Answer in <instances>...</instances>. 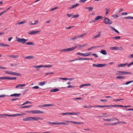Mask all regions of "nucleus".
<instances>
[{"mask_svg": "<svg viewBox=\"0 0 133 133\" xmlns=\"http://www.w3.org/2000/svg\"><path fill=\"white\" fill-rule=\"evenodd\" d=\"M131 16H128L125 17L124 18L125 19H131Z\"/></svg>", "mask_w": 133, "mask_h": 133, "instance_id": "338daca9", "label": "nucleus"}, {"mask_svg": "<svg viewBox=\"0 0 133 133\" xmlns=\"http://www.w3.org/2000/svg\"><path fill=\"white\" fill-rule=\"evenodd\" d=\"M91 84H90L88 83L87 84H82L79 86V87L80 88H81L83 87H85L86 86H89L91 85Z\"/></svg>", "mask_w": 133, "mask_h": 133, "instance_id": "412c9836", "label": "nucleus"}, {"mask_svg": "<svg viewBox=\"0 0 133 133\" xmlns=\"http://www.w3.org/2000/svg\"><path fill=\"white\" fill-rule=\"evenodd\" d=\"M115 119H116L117 120H118V119L117 118H110V121H114Z\"/></svg>", "mask_w": 133, "mask_h": 133, "instance_id": "864d4df0", "label": "nucleus"}, {"mask_svg": "<svg viewBox=\"0 0 133 133\" xmlns=\"http://www.w3.org/2000/svg\"><path fill=\"white\" fill-rule=\"evenodd\" d=\"M100 53L104 55H106L107 54V53L106 51L105 50H101Z\"/></svg>", "mask_w": 133, "mask_h": 133, "instance_id": "bb28decb", "label": "nucleus"}, {"mask_svg": "<svg viewBox=\"0 0 133 133\" xmlns=\"http://www.w3.org/2000/svg\"><path fill=\"white\" fill-rule=\"evenodd\" d=\"M21 95L20 94H14L11 95L10 96L11 97H19Z\"/></svg>", "mask_w": 133, "mask_h": 133, "instance_id": "dca6fc26", "label": "nucleus"}, {"mask_svg": "<svg viewBox=\"0 0 133 133\" xmlns=\"http://www.w3.org/2000/svg\"><path fill=\"white\" fill-rule=\"evenodd\" d=\"M77 47V46H75L72 48H68V51H73Z\"/></svg>", "mask_w": 133, "mask_h": 133, "instance_id": "4be33fe9", "label": "nucleus"}, {"mask_svg": "<svg viewBox=\"0 0 133 133\" xmlns=\"http://www.w3.org/2000/svg\"><path fill=\"white\" fill-rule=\"evenodd\" d=\"M26 22V21H22V22H18L16 24L19 25V24H23L24 23H25Z\"/></svg>", "mask_w": 133, "mask_h": 133, "instance_id": "2f4dec72", "label": "nucleus"}, {"mask_svg": "<svg viewBox=\"0 0 133 133\" xmlns=\"http://www.w3.org/2000/svg\"><path fill=\"white\" fill-rule=\"evenodd\" d=\"M3 78L4 79L16 80V77H3Z\"/></svg>", "mask_w": 133, "mask_h": 133, "instance_id": "9b49d317", "label": "nucleus"}, {"mask_svg": "<svg viewBox=\"0 0 133 133\" xmlns=\"http://www.w3.org/2000/svg\"><path fill=\"white\" fill-rule=\"evenodd\" d=\"M79 37L78 35L75 36L74 37V40L76 39L79 38Z\"/></svg>", "mask_w": 133, "mask_h": 133, "instance_id": "052dcab7", "label": "nucleus"}, {"mask_svg": "<svg viewBox=\"0 0 133 133\" xmlns=\"http://www.w3.org/2000/svg\"><path fill=\"white\" fill-rule=\"evenodd\" d=\"M79 5L78 3H76L75 5H72L70 7V9H72L73 8H74L77 6L78 5Z\"/></svg>", "mask_w": 133, "mask_h": 133, "instance_id": "c85d7f7f", "label": "nucleus"}, {"mask_svg": "<svg viewBox=\"0 0 133 133\" xmlns=\"http://www.w3.org/2000/svg\"><path fill=\"white\" fill-rule=\"evenodd\" d=\"M29 103H31V102L30 101H26V102H25L23 104H22L20 105H24L26 104H28Z\"/></svg>", "mask_w": 133, "mask_h": 133, "instance_id": "a19ab883", "label": "nucleus"}, {"mask_svg": "<svg viewBox=\"0 0 133 133\" xmlns=\"http://www.w3.org/2000/svg\"><path fill=\"white\" fill-rule=\"evenodd\" d=\"M123 99H115L114 100V101H119L122 100H123Z\"/></svg>", "mask_w": 133, "mask_h": 133, "instance_id": "680f3d73", "label": "nucleus"}, {"mask_svg": "<svg viewBox=\"0 0 133 133\" xmlns=\"http://www.w3.org/2000/svg\"><path fill=\"white\" fill-rule=\"evenodd\" d=\"M91 54V52H88L85 54H83L82 53H81V52H78L76 54L77 55H80V56H89Z\"/></svg>", "mask_w": 133, "mask_h": 133, "instance_id": "20e7f679", "label": "nucleus"}, {"mask_svg": "<svg viewBox=\"0 0 133 133\" xmlns=\"http://www.w3.org/2000/svg\"><path fill=\"white\" fill-rule=\"evenodd\" d=\"M31 112L33 114H40L44 113V112L43 111L38 110H31Z\"/></svg>", "mask_w": 133, "mask_h": 133, "instance_id": "423d86ee", "label": "nucleus"}, {"mask_svg": "<svg viewBox=\"0 0 133 133\" xmlns=\"http://www.w3.org/2000/svg\"><path fill=\"white\" fill-rule=\"evenodd\" d=\"M104 21V22L106 24L109 25L112 23V21L108 18H105Z\"/></svg>", "mask_w": 133, "mask_h": 133, "instance_id": "f03ea898", "label": "nucleus"}, {"mask_svg": "<svg viewBox=\"0 0 133 133\" xmlns=\"http://www.w3.org/2000/svg\"><path fill=\"white\" fill-rule=\"evenodd\" d=\"M79 16V15L78 14H76L74 15L73 16L72 18H76L78 17Z\"/></svg>", "mask_w": 133, "mask_h": 133, "instance_id": "09e8293b", "label": "nucleus"}, {"mask_svg": "<svg viewBox=\"0 0 133 133\" xmlns=\"http://www.w3.org/2000/svg\"><path fill=\"white\" fill-rule=\"evenodd\" d=\"M64 121L65 122H58V123H56L55 122H53V124L56 125V124H64V125H68V124L69 123L68 121L66 120H64Z\"/></svg>", "mask_w": 133, "mask_h": 133, "instance_id": "7ed1b4c3", "label": "nucleus"}, {"mask_svg": "<svg viewBox=\"0 0 133 133\" xmlns=\"http://www.w3.org/2000/svg\"><path fill=\"white\" fill-rule=\"evenodd\" d=\"M125 78V77L122 76H118L116 77L117 79H124Z\"/></svg>", "mask_w": 133, "mask_h": 133, "instance_id": "f704fd0d", "label": "nucleus"}, {"mask_svg": "<svg viewBox=\"0 0 133 133\" xmlns=\"http://www.w3.org/2000/svg\"><path fill=\"white\" fill-rule=\"evenodd\" d=\"M62 52H68V48L66 49H64L61 50Z\"/></svg>", "mask_w": 133, "mask_h": 133, "instance_id": "8fccbe9b", "label": "nucleus"}, {"mask_svg": "<svg viewBox=\"0 0 133 133\" xmlns=\"http://www.w3.org/2000/svg\"><path fill=\"white\" fill-rule=\"evenodd\" d=\"M42 67L49 68L51 67L52 66V65H42Z\"/></svg>", "mask_w": 133, "mask_h": 133, "instance_id": "c9c22d12", "label": "nucleus"}, {"mask_svg": "<svg viewBox=\"0 0 133 133\" xmlns=\"http://www.w3.org/2000/svg\"><path fill=\"white\" fill-rule=\"evenodd\" d=\"M32 106V105H29V106H25L23 107H20V108H28L29 107H31Z\"/></svg>", "mask_w": 133, "mask_h": 133, "instance_id": "e433bc0d", "label": "nucleus"}, {"mask_svg": "<svg viewBox=\"0 0 133 133\" xmlns=\"http://www.w3.org/2000/svg\"><path fill=\"white\" fill-rule=\"evenodd\" d=\"M59 89L57 88L53 89L50 90V91L52 92H55L57 91H59Z\"/></svg>", "mask_w": 133, "mask_h": 133, "instance_id": "393cba45", "label": "nucleus"}, {"mask_svg": "<svg viewBox=\"0 0 133 133\" xmlns=\"http://www.w3.org/2000/svg\"><path fill=\"white\" fill-rule=\"evenodd\" d=\"M88 0H80L79 1V3H84L86 1Z\"/></svg>", "mask_w": 133, "mask_h": 133, "instance_id": "3c124183", "label": "nucleus"}, {"mask_svg": "<svg viewBox=\"0 0 133 133\" xmlns=\"http://www.w3.org/2000/svg\"><path fill=\"white\" fill-rule=\"evenodd\" d=\"M34 58V57L32 56H30L26 57L25 58L26 59H31Z\"/></svg>", "mask_w": 133, "mask_h": 133, "instance_id": "473e14b6", "label": "nucleus"}, {"mask_svg": "<svg viewBox=\"0 0 133 133\" xmlns=\"http://www.w3.org/2000/svg\"><path fill=\"white\" fill-rule=\"evenodd\" d=\"M92 55L96 57H98V55L96 54L93 53Z\"/></svg>", "mask_w": 133, "mask_h": 133, "instance_id": "e2e57ef3", "label": "nucleus"}, {"mask_svg": "<svg viewBox=\"0 0 133 133\" xmlns=\"http://www.w3.org/2000/svg\"><path fill=\"white\" fill-rule=\"evenodd\" d=\"M117 72H119V74L117 73V75H124L126 74H130L131 73L130 72H126L124 71H118Z\"/></svg>", "mask_w": 133, "mask_h": 133, "instance_id": "39448f33", "label": "nucleus"}, {"mask_svg": "<svg viewBox=\"0 0 133 133\" xmlns=\"http://www.w3.org/2000/svg\"><path fill=\"white\" fill-rule=\"evenodd\" d=\"M110 106L109 105H96L94 106V107H110Z\"/></svg>", "mask_w": 133, "mask_h": 133, "instance_id": "b1692460", "label": "nucleus"}, {"mask_svg": "<svg viewBox=\"0 0 133 133\" xmlns=\"http://www.w3.org/2000/svg\"><path fill=\"white\" fill-rule=\"evenodd\" d=\"M107 65L106 64H93V66L97 67H101L105 66Z\"/></svg>", "mask_w": 133, "mask_h": 133, "instance_id": "0eeeda50", "label": "nucleus"}, {"mask_svg": "<svg viewBox=\"0 0 133 133\" xmlns=\"http://www.w3.org/2000/svg\"><path fill=\"white\" fill-rule=\"evenodd\" d=\"M86 35V34L84 33L83 34H82L81 35H78L79 36V38H81L83 37L84 36Z\"/></svg>", "mask_w": 133, "mask_h": 133, "instance_id": "58836bf2", "label": "nucleus"}, {"mask_svg": "<svg viewBox=\"0 0 133 133\" xmlns=\"http://www.w3.org/2000/svg\"><path fill=\"white\" fill-rule=\"evenodd\" d=\"M26 44L28 45H34L35 44L32 42H28L26 43Z\"/></svg>", "mask_w": 133, "mask_h": 133, "instance_id": "ea45409f", "label": "nucleus"}, {"mask_svg": "<svg viewBox=\"0 0 133 133\" xmlns=\"http://www.w3.org/2000/svg\"><path fill=\"white\" fill-rule=\"evenodd\" d=\"M54 73L53 72H51L50 73H46L45 74L46 75H50V74H54Z\"/></svg>", "mask_w": 133, "mask_h": 133, "instance_id": "bf43d9fd", "label": "nucleus"}, {"mask_svg": "<svg viewBox=\"0 0 133 133\" xmlns=\"http://www.w3.org/2000/svg\"><path fill=\"white\" fill-rule=\"evenodd\" d=\"M23 121H32V117H26L25 118L23 119Z\"/></svg>", "mask_w": 133, "mask_h": 133, "instance_id": "4468645a", "label": "nucleus"}, {"mask_svg": "<svg viewBox=\"0 0 133 133\" xmlns=\"http://www.w3.org/2000/svg\"><path fill=\"white\" fill-rule=\"evenodd\" d=\"M118 124H126V123L125 122H122V121H119L118 122Z\"/></svg>", "mask_w": 133, "mask_h": 133, "instance_id": "13d9d810", "label": "nucleus"}, {"mask_svg": "<svg viewBox=\"0 0 133 133\" xmlns=\"http://www.w3.org/2000/svg\"><path fill=\"white\" fill-rule=\"evenodd\" d=\"M103 18V17L100 16H97L95 18V21H97Z\"/></svg>", "mask_w": 133, "mask_h": 133, "instance_id": "cd10ccee", "label": "nucleus"}, {"mask_svg": "<svg viewBox=\"0 0 133 133\" xmlns=\"http://www.w3.org/2000/svg\"><path fill=\"white\" fill-rule=\"evenodd\" d=\"M4 72L6 74H8L12 75L14 76H21V74L19 73H17L16 72H14L12 71H8L6 70H5L4 71Z\"/></svg>", "mask_w": 133, "mask_h": 133, "instance_id": "f257e3e1", "label": "nucleus"}, {"mask_svg": "<svg viewBox=\"0 0 133 133\" xmlns=\"http://www.w3.org/2000/svg\"><path fill=\"white\" fill-rule=\"evenodd\" d=\"M54 105V104H44L43 105H41L40 106H39V107H46L53 106Z\"/></svg>", "mask_w": 133, "mask_h": 133, "instance_id": "a211bd4d", "label": "nucleus"}, {"mask_svg": "<svg viewBox=\"0 0 133 133\" xmlns=\"http://www.w3.org/2000/svg\"><path fill=\"white\" fill-rule=\"evenodd\" d=\"M133 62H132L130 63H129V64H127V66H130L131 65H133Z\"/></svg>", "mask_w": 133, "mask_h": 133, "instance_id": "69168bd1", "label": "nucleus"}, {"mask_svg": "<svg viewBox=\"0 0 133 133\" xmlns=\"http://www.w3.org/2000/svg\"><path fill=\"white\" fill-rule=\"evenodd\" d=\"M17 41L18 42H21L23 44L25 43L24 38H18Z\"/></svg>", "mask_w": 133, "mask_h": 133, "instance_id": "ddd939ff", "label": "nucleus"}, {"mask_svg": "<svg viewBox=\"0 0 133 133\" xmlns=\"http://www.w3.org/2000/svg\"><path fill=\"white\" fill-rule=\"evenodd\" d=\"M132 82H133V81H128V82H126L125 83V84L126 85H128V84H129L132 83Z\"/></svg>", "mask_w": 133, "mask_h": 133, "instance_id": "6e6d98bb", "label": "nucleus"}, {"mask_svg": "<svg viewBox=\"0 0 133 133\" xmlns=\"http://www.w3.org/2000/svg\"><path fill=\"white\" fill-rule=\"evenodd\" d=\"M21 116V114H20V113L13 114V117H15V116Z\"/></svg>", "mask_w": 133, "mask_h": 133, "instance_id": "79ce46f5", "label": "nucleus"}, {"mask_svg": "<svg viewBox=\"0 0 133 133\" xmlns=\"http://www.w3.org/2000/svg\"><path fill=\"white\" fill-rule=\"evenodd\" d=\"M4 46H9V45H8L4 43H0V47H2Z\"/></svg>", "mask_w": 133, "mask_h": 133, "instance_id": "a878e982", "label": "nucleus"}, {"mask_svg": "<svg viewBox=\"0 0 133 133\" xmlns=\"http://www.w3.org/2000/svg\"><path fill=\"white\" fill-rule=\"evenodd\" d=\"M66 15L68 17H71V16H72V15L71 14H67Z\"/></svg>", "mask_w": 133, "mask_h": 133, "instance_id": "774afa93", "label": "nucleus"}, {"mask_svg": "<svg viewBox=\"0 0 133 133\" xmlns=\"http://www.w3.org/2000/svg\"><path fill=\"white\" fill-rule=\"evenodd\" d=\"M106 11L105 14L106 15H107L109 13V11L110 9H107V8H106Z\"/></svg>", "mask_w": 133, "mask_h": 133, "instance_id": "de8ad7c7", "label": "nucleus"}, {"mask_svg": "<svg viewBox=\"0 0 133 133\" xmlns=\"http://www.w3.org/2000/svg\"><path fill=\"white\" fill-rule=\"evenodd\" d=\"M4 115L5 116L13 117V115L5 114Z\"/></svg>", "mask_w": 133, "mask_h": 133, "instance_id": "603ef678", "label": "nucleus"}, {"mask_svg": "<svg viewBox=\"0 0 133 133\" xmlns=\"http://www.w3.org/2000/svg\"><path fill=\"white\" fill-rule=\"evenodd\" d=\"M61 115H77V114L74 113V112H66V113H62L61 114Z\"/></svg>", "mask_w": 133, "mask_h": 133, "instance_id": "9d476101", "label": "nucleus"}, {"mask_svg": "<svg viewBox=\"0 0 133 133\" xmlns=\"http://www.w3.org/2000/svg\"><path fill=\"white\" fill-rule=\"evenodd\" d=\"M92 59L91 58H82V60H92Z\"/></svg>", "mask_w": 133, "mask_h": 133, "instance_id": "49530a36", "label": "nucleus"}, {"mask_svg": "<svg viewBox=\"0 0 133 133\" xmlns=\"http://www.w3.org/2000/svg\"><path fill=\"white\" fill-rule=\"evenodd\" d=\"M111 28L112 30L114 31L116 33H119V32L115 28L112 27V26H111Z\"/></svg>", "mask_w": 133, "mask_h": 133, "instance_id": "4c0bfd02", "label": "nucleus"}, {"mask_svg": "<svg viewBox=\"0 0 133 133\" xmlns=\"http://www.w3.org/2000/svg\"><path fill=\"white\" fill-rule=\"evenodd\" d=\"M93 7H86L85 8V9H89V10H88L89 11H92L93 10Z\"/></svg>", "mask_w": 133, "mask_h": 133, "instance_id": "c756f323", "label": "nucleus"}, {"mask_svg": "<svg viewBox=\"0 0 133 133\" xmlns=\"http://www.w3.org/2000/svg\"><path fill=\"white\" fill-rule=\"evenodd\" d=\"M26 85L25 84H18L15 87V88H17L20 87H24Z\"/></svg>", "mask_w": 133, "mask_h": 133, "instance_id": "aec40b11", "label": "nucleus"}, {"mask_svg": "<svg viewBox=\"0 0 133 133\" xmlns=\"http://www.w3.org/2000/svg\"><path fill=\"white\" fill-rule=\"evenodd\" d=\"M8 56V57H11L14 58H16L18 57L19 56L18 55H9Z\"/></svg>", "mask_w": 133, "mask_h": 133, "instance_id": "7c9ffc66", "label": "nucleus"}, {"mask_svg": "<svg viewBox=\"0 0 133 133\" xmlns=\"http://www.w3.org/2000/svg\"><path fill=\"white\" fill-rule=\"evenodd\" d=\"M69 122H70V123L74 124H82L83 123L82 122H76L72 121H69Z\"/></svg>", "mask_w": 133, "mask_h": 133, "instance_id": "f3484780", "label": "nucleus"}, {"mask_svg": "<svg viewBox=\"0 0 133 133\" xmlns=\"http://www.w3.org/2000/svg\"><path fill=\"white\" fill-rule=\"evenodd\" d=\"M128 64V63H126L124 64H118L117 66L118 67H124L127 65Z\"/></svg>", "mask_w": 133, "mask_h": 133, "instance_id": "6ab92c4d", "label": "nucleus"}, {"mask_svg": "<svg viewBox=\"0 0 133 133\" xmlns=\"http://www.w3.org/2000/svg\"><path fill=\"white\" fill-rule=\"evenodd\" d=\"M39 22V21L38 20L36 21L33 20L32 21H31L29 22V23L30 25H35L37 24Z\"/></svg>", "mask_w": 133, "mask_h": 133, "instance_id": "1a4fd4ad", "label": "nucleus"}, {"mask_svg": "<svg viewBox=\"0 0 133 133\" xmlns=\"http://www.w3.org/2000/svg\"><path fill=\"white\" fill-rule=\"evenodd\" d=\"M40 32V31H31L29 32L28 34L31 35H34L39 33Z\"/></svg>", "mask_w": 133, "mask_h": 133, "instance_id": "f8f14e48", "label": "nucleus"}, {"mask_svg": "<svg viewBox=\"0 0 133 133\" xmlns=\"http://www.w3.org/2000/svg\"><path fill=\"white\" fill-rule=\"evenodd\" d=\"M121 38L120 36H116L115 37H113V39L114 40H116L117 39H119Z\"/></svg>", "mask_w": 133, "mask_h": 133, "instance_id": "37998d69", "label": "nucleus"}, {"mask_svg": "<svg viewBox=\"0 0 133 133\" xmlns=\"http://www.w3.org/2000/svg\"><path fill=\"white\" fill-rule=\"evenodd\" d=\"M98 33H99V34L97 35L96 36H93L92 37V38L93 39H94V38H98L99 37H100L101 36V34H100L101 32H99Z\"/></svg>", "mask_w": 133, "mask_h": 133, "instance_id": "5701e85b", "label": "nucleus"}, {"mask_svg": "<svg viewBox=\"0 0 133 133\" xmlns=\"http://www.w3.org/2000/svg\"><path fill=\"white\" fill-rule=\"evenodd\" d=\"M112 16L114 17V18H116L118 17V16L117 15H113Z\"/></svg>", "mask_w": 133, "mask_h": 133, "instance_id": "5fc2aeb1", "label": "nucleus"}, {"mask_svg": "<svg viewBox=\"0 0 133 133\" xmlns=\"http://www.w3.org/2000/svg\"><path fill=\"white\" fill-rule=\"evenodd\" d=\"M103 120L106 121H111L110 118V119H104Z\"/></svg>", "mask_w": 133, "mask_h": 133, "instance_id": "4d7b16f0", "label": "nucleus"}, {"mask_svg": "<svg viewBox=\"0 0 133 133\" xmlns=\"http://www.w3.org/2000/svg\"><path fill=\"white\" fill-rule=\"evenodd\" d=\"M45 84V82L44 81L40 82L38 84L39 85L43 86Z\"/></svg>", "mask_w": 133, "mask_h": 133, "instance_id": "72a5a7b5", "label": "nucleus"}, {"mask_svg": "<svg viewBox=\"0 0 133 133\" xmlns=\"http://www.w3.org/2000/svg\"><path fill=\"white\" fill-rule=\"evenodd\" d=\"M42 65H38V66H33L32 67L35 68H42Z\"/></svg>", "mask_w": 133, "mask_h": 133, "instance_id": "c03bdc74", "label": "nucleus"}, {"mask_svg": "<svg viewBox=\"0 0 133 133\" xmlns=\"http://www.w3.org/2000/svg\"><path fill=\"white\" fill-rule=\"evenodd\" d=\"M33 89H38L39 88V87L37 86H36L32 87Z\"/></svg>", "mask_w": 133, "mask_h": 133, "instance_id": "0e129e2a", "label": "nucleus"}, {"mask_svg": "<svg viewBox=\"0 0 133 133\" xmlns=\"http://www.w3.org/2000/svg\"><path fill=\"white\" fill-rule=\"evenodd\" d=\"M110 49L112 50H122V48L121 47H119L117 46L111 47L110 48Z\"/></svg>", "mask_w": 133, "mask_h": 133, "instance_id": "6e6552de", "label": "nucleus"}, {"mask_svg": "<svg viewBox=\"0 0 133 133\" xmlns=\"http://www.w3.org/2000/svg\"><path fill=\"white\" fill-rule=\"evenodd\" d=\"M42 119L40 117H32V121H37L38 120Z\"/></svg>", "mask_w": 133, "mask_h": 133, "instance_id": "2eb2a0df", "label": "nucleus"}, {"mask_svg": "<svg viewBox=\"0 0 133 133\" xmlns=\"http://www.w3.org/2000/svg\"><path fill=\"white\" fill-rule=\"evenodd\" d=\"M97 47L96 46H92L91 47H90V48L88 49V50H91L93 49H94V48H97Z\"/></svg>", "mask_w": 133, "mask_h": 133, "instance_id": "a18cd8bd", "label": "nucleus"}]
</instances>
